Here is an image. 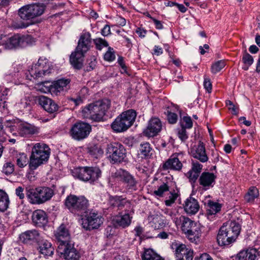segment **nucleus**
Wrapping results in <instances>:
<instances>
[{
    "mask_svg": "<svg viewBox=\"0 0 260 260\" xmlns=\"http://www.w3.org/2000/svg\"><path fill=\"white\" fill-rule=\"evenodd\" d=\"M88 153L93 157L98 158L102 156L104 151L101 147L98 145L90 146L88 148Z\"/></svg>",
    "mask_w": 260,
    "mask_h": 260,
    "instance_id": "nucleus-44",
    "label": "nucleus"
},
{
    "mask_svg": "<svg viewBox=\"0 0 260 260\" xmlns=\"http://www.w3.org/2000/svg\"><path fill=\"white\" fill-rule=\"evenodd\" d=\"M181 127L185 128H191L192 127V121L191 118L189 116H184L181 122Z\"/></svg>",
    "mask_w": 260,
    "mask_h": 260,
    "instance_id": "nucleus-57",
    "label": "nucleus"
},
{
    "mask_svg": "<svg viewBox=\"0 0 260 260\" xmlns=\"http://www.w3.org/2000/svg\"><path fill=\"white\" fill-rule=\"evenodd\" d=\"M16 164L20 168H23L28 164V158L25 153H19L16 156Z\"/></svg>",
    "mask_w": 260,
    "mask_h": 260,
    "instance_id": "nucleus-49",
    "label": "nucleus"
},
{
    "mask_svg": "<svg viewBox=\"0 0 260 260\" xmlns=\"http://www.w3.org/2000/svg\"><path fill=\"white\" fill-rule=\"evenodd\" d=\"M57 251L65 260H79L81 257L80 252L73 242L58 246Z\"/></svg>",
    "mask_w": 260,
    "mask_h": 260,
    "instance_id": "nucleus-13",
    "label": "nucleus"
},
{
    "mask_svg": "<svg viewBox=\"0 0 260 260\" xmlns=\"http://www.w3.org/2000/svg\"><path fill=\"white\" fill-rule=\"evenodd\" d=\"M226 105L229 106V109L232 111V114L237 115L238 113V108H237L231 101H226Z\"/></svg>",
    "mask_w": 260,
    "mask_h": 260,
    "instance_id": "nucleus-60",
    "label": "nucleus"
},
{
    "mask_svg": "<svg viewBox=\"0 0 260 260\" xmlns=\"http://www.w3.org/2000/svg\"><path fill=\"white\" fill-rule=\"evenodd\" d=\"M37 17H20L18 20L14 21L12 25L15 28H23L30 25L39 23L41 20H37Z\"/></svg>",
    "mask_w": 260,
    "mask_h": 260,
    "instance_id": "nucleus-28",
    "label": "nucleus"
},
{
    "mask_svg": "<svg viewBox=\"0 0 260 260\" xmlns=\"http://www.w3.org/2000/svg\"><path fill=\"white\" fill-rule=\"evenodd\" d=\"M94 42L96 45V48L98 50H102L103 47L108 46V42L102 38H97L94 40Z\"/></svg>",
    "mask_w": 260,
    "mask_h": 260,
    "instance_id": "nucleus-54",
    "label": "nucleus"
},
{
    "mask_svg": "<svg viewBox=\"0 0 260 260\" xmlns=\"http://www.w3.org/2000/svg\"><path fill=\"white\" fill-rule=\"evenodd\" d=\"M165 113L167 114V119L170 123L174 124L176 123L178 116L176 113L172 112L169 108L167 109Z\"/></svg>",
    "mask_w": 260,
    "mask_h": 260,
    "instance_id": "nucleus-51",
    "label": "nucleus"
},
{
    "mask_svg": "<svg viewBox=\"0 0 260 260\" xmlns=\"http://www.w3.org/2000/svg\"><path fill=\"white\" fill-rule=\"evenodd\" d=\"M101 173V170L98 167H80L72 171V175L75 178L90 183L97 180L100 177Z\"/></svg>",
    "mask_w": 260,
    "mask_h": 260,
    "instance_id": "nucleus-8",
    "label": "nucleus"
},
{
    "mask_svg": "<svg viewBox=\"0 0 260 260\" xmlns=\"http://www.w3.org/2000/svg\"><path fill=\"white\" fill-rule=\"evenodd\" d=\"M29 105V103L26 98L22 99L20 102L16 104V106L20 110L26 108Z\"/></svg>",
    "mask_w": 260,
    "mask_h": 260,
    "instance_id": "nucleus-58",
    "label": "nucleus"
},
{
    "mask_svg": "<svg viewBox=\"0 0 260 260\" xmlns=\"http://www.w3.org/2000/svg\"><path fill=\"white\" fill-rule=\"evenodd\" d=\"M259 256V252L255 248H249L239 252L236 260H256Z\"/></svg>",
    "mask_w": 260,
    "mask_h": 260,
    "instance_id": "nucleus-27",
    "label": "nucleus"
},
{
    "mask_svg": "<svg viewBox=\"0 0 260 260\" xmlns=\"http://www.w3.org/2000/svg\"><path fill=\"white\" fill-rule=\"evenodd\" d=\"M66 208L72 213L83 216L88 206V200L83 196L70 194L64 201Z\"/></svg>",
    "mask_w": 260,
    "mask_h": 260,
    "instance_id": "nucleus-6",
    "label": "nucleus"
},
{
    "mask_svg": "<svg viewBox=\"0 0 260 260\" xmlns=\"http://www.w3.org/2000/svg\"><path fill=\"white\" fill-rule=\"evenodd\" d=\"M30 5H25L18 10V14L19 16L30 15Z\"/></svg>",
    "mask_w": 260,
    "mask_h": 260,
    "instance_id": "nucleus-55",
    "label": "nucleus"
},
{
    "mask_svg": "<svg viewBox=\"0 0 260 260\" xmlns=\"http://www.w3.org/2000/svg\"><path fill=\"white\" fill-rule=\"evenodd\" d=\"M163 211L165 214L170 216L173 221L174 218H178L179 216H180V215L176 216V215L171 210L168 208H165Z\"/></svg>",
    "mask_w": 260,
    "mask_h": 260,
    "instance_id": "nucleus-63",
    "label": "nucleus"
},
{
    "mask_svg": "<svg viewBox=\"0 0 260 260\" xmlns=\"http://www.w3.org/2000/svg\"><path fill=\"white\" fill-rule=\"evenodd\" d=\"M109 205L113 207H117L118 209L121 210L125 207H129L130 203L123 198L121 196H111L109 199Z\"/></svg>",
    "mask_w": 260,
    "mask_h": 260,
    "instance_id": "nucleus-33",
    "label": "nucleus"
},
{
    "mask_svg": "<svg viewBox=\"0 0 260 260\" xmlns=\"http://www.w3.org/2000/svg\"><path fill=\"white\" fill-rule=\"evenodd\" d=\"M9 199L8 194L4 190L0 189V211H5L8 208Z\"/></svg>",
    "mask_w": 260,
    "mask_h": 260,
    "instance_id": "nucleus-40",
    "label": "nucleus"
},
{
    "mask_svg": "<svg viewBox=\"0 0 260 260\" xmlns=\"http://www.w3.org/2000/svg\"><path fill=\"white\" fill-rule=\"evenodd\" d=\"M152 148L150 144L148 143H142L139 148V154L142 158H148L151 156Z\"/></svg>",
    "mask_w": 260,
    "mask_h": 260,
    "instance_id": "nucleus-39",
    "label": "nucleus"
},
{
    "mask_svg": "<svg viewBox=\"0 0 260 260\" xmlns=\"http://www.w3.org/2000/svg\"><path fill=\"white\" fill-rule=\"evenodd\" d=\"M259 196L258 189L254 186L250 187L247 192L244 196V200L249 203H252L254 202L255 199L258 198Z\"/></svg>",
    "mask_w": 260,
    "mask_h": 260,
    "instance_id": "nucleus-37",
    "label": "nucleus"
},
{
    "mask_svg": "<svg viewBox=\"0 0 260 260\" xmlns=\"http://www.w3.org/2000/svg\"><path fill=\"white\" fill-rule=\"evenodd\" d=\"M91 47L90 34L89 32L82 34L80 37L75 51L70 55V63L75 69L80 70L82 68L85 55Z\"/></svg>",
    "mask_w": 260,
    "mask_h": 260,
    "instance_id": "nucleus-1",
    "label": "nucleus"
},
{
    "mask_svg": "<svg viewBox=\"0 0 260 260\" xmlns=\"http://www.w3.org/2000/svg\"><path fill=\"white\" fill-rule=\"evenodd\" d=\"M241 231V225L235 221H228L220 228L217 241L220 246H229L236 241Z\"/></svg>",
    "mask_w": 260,
    "mask_h": 260,
    "instance_id": "nucleus-2",
    "label": "nucleus"
},
{
    "mask_svg": "<svg viewBox=\"0 0 260 260\" xmlns=\"http://www.w3.org/2000/svg\"><path fill=\"white\" fill-rule=\"evenodd\" d=\"M204 87L208 93H211L212 89V85L210 79L209 78L204 77Z\"/></svg>",
    "mask_w": 260,
    "mask_h": 260,
    "instance_id": "nucleus-59",
    "label": "nucleus"
},
{
    "mask_svg": "<svg viewBox=\"0 0 260 260\" xmlns=\"http://www.w3.org/2000/svg\"><path fill=\"white\" fill-rule=\"evenodd\" d=\"M115 58V52L113 48L109 47L108 51L105 53L104 55V59L108 61H112Z\"/></svg>",
    "mask_w": 260,
    "mask_h": 260,
    "instance_id": "nucleus-53",
    "label": "nucleus"
},
{
    "mask_svg": "<svg viewBox=\"0 0 260 260\" xmlns=\"http://www.w3.org/2000/svg\"><path fill=\"white\" fill-rule=\"evenodd\" d=\"M38 250L44 256H52L54 251V248L48 240L41 237L38 241Z\"/></svg>",
    "mask_w": 260,
    "mask_h": 260,
    "instance_id": "nucleus-26",
    "label": "nucleus"
},
{
    "mask_svg": "<svg viewBox=\"0 0 260 260\" xmlns=\"http://www.w3.org/2000/svg\"><path fill=\"white\" fill-rule=\"evenodd\" d=\"M195 260H213V259L208 253H204L199 258H196Z\"/></svg>",
    "mask_w": 260,
    "mask_h": 260,
    "instance_id": "nucleus-64",
    "label": "nucleus"
},
{
    "mask_svg": "<svg viewBox=\"0 0 260 260\" xmlns=\"http://www.w3.org/2000/svg\"><path fill=\"white\" fill-rule=\"evenodd\" d=\"M142 260H164L152 249H146L142 255Z\"/></svg>",
    "mask_w": 260,
    "mask_h": 260,
    "instance_id": "nucleus-41",
    "label": "nucleus"
},
{
    "mask_svg": "<svg viewBox=\"0 0 260 260\" xmlns=\"http://www.w3.org/2000/svg\"><path fill=\"white\" fill-rule=\"evenodd\" d=\"M32 219L34 223L40 227L44 226L48 222L47 214L42 210L35 211L32 213Z\"/></svg>",
    "mask_w": 260,
    "mask_h": 260,
    "instance_id": "nucleus-31",
    "label": "nucleus"
},
{
    "mask_svg": "<svg viewBox=\"0 0 260 260\" xmlns=\"http://www.w3.org/2000/svg\"><path fill=\"white\" fill-rule=\"evenodd\" d=\"M53 82L49 81H45L41 82L36 84V88L44 93H50L52 94V88Z\"/></svg>",
    "mask_w": 260,
    "mask_h": 260,
    "instance_id": "nucleus-38",
    "label": "nucleus"
},
{
    "mask_svg": "<svg viewBox=\"0 0 260 260\" xmlns=\"http://www.w3.org/2000/svg\"><path fill=\"white\" fill-rule=\"evenodd\" d=\"M169 4L171 7H175L181 12L183 13L186 11V8L183 4H179L175 2H169Z\"/></svg>",
    "mask_w": 260,
    "mask_h": 260,
    "instance_id": "nucleus-61",
    "label": "nucleus"
},
{
    "mask_svg": "<svg viewBox=\"0 0 260 260\" xmlns=\"http://www.w3.org/2000/svg\"><path fill=\"white\" fill-rule=\"evenodd\" d=\"M26 196L28 202L32 204H40L38 187L28 185L25 187Z\"/></svg>",
    "mask_w": 260,
    "mask_h": 260,
    "instance_id": "nucleus-30",
    "label": "nucleus"
},
{
    "mask_svg": "<svg viewBox=\"0 0 260 260\" xmlns=\"http://www.w3.org/2000/svg\"><path fill=\"white\" fill-rule=\"evenodd\" d=\"M24 188L21 186L17 187L15 189V194L19 198L22 200L24 198L25 195L23 193Z\"/></svg>",
    "mask_w": 260,
    "mask_h": 260,
    "instance_id": "nucleus-62",
    "label": "nucleus"
},
{
    "mask_svg": "<svg viewBox=\"0 0 260 260\" xmlns=\"http://www.w3.org/2000/svg\"><path fill=\"white\" fill-rule=\"evenodd\" d=\"M182 154L181 153H175L163 164L162 169L164 170H173L175 171H180L182 168Z\"/></svg>",
    "mask_w": 260,
    "mask_h": 260,
    "instance_id": "nucleus-19",
    "label": "nucleus"
},
{
    "mask_svg": "<svg viewBox=\"0 0 260 260\" xmlns=\"http://www.w3.org/2000/svg\"><path fill=\"white\" fill-rule=\"evenodd\" d=\"M71 80L69 79H60L53 82L52 95H58L61 92L67 91L70 88Z\"/></svg>",
    "mask_w": 260,
    "mask_h": 260,
    "instance_id": "nucleus-24",
    "label": "nucleus"
},
{
    "mask_svg": "<svg viewBox=\"0 0 260 260\" xmlns=\"http://www.w3.org/2000/svg\"><path fill=\"white\" fill-rule=\"evenodd\" d=\"M85 217L82 220V225L86 230L98 229L103 223L104 218L98 211L91 210Z\"/></svg>",
    "mask_w": 260,
    "mask_h": 260,
    "instance_id": "nucleus-12",
    "label": "nucleus"
},
{
    "mask_svg": "<svg viewBox=\"0 0 260 260\" xmlns=\"http://www.w3.org/2000/svg\"><path fill=\"white\" fill-rule=\"evenodd\" d=\"M162 128V123L158 118L153 117L149 121L147 128L144 131L145 136L153 137L157 135Z\"/></svg>",
    "mask_w": 260,
    "mask_h": 260,
    "instance_id": "nucleus-18",
    "label": "nucleus"
},
{
    "mask_svg": "<svg viewBox=\"0 0 260 260\" xmlns=\"http://www.w3.org/2000/svg\"><path fill=\"white\" fill-rule=\"evenodd\" d=\"M30 15L28 16H40L42 15L45 11L44 5H37L35 4L30 5Z\"/></svg>",
    "mask_w": 260,
    "mask_h": 260,
    "instance_id": "nucleus-45",
    "label": "nucleus"
},
{
    "mask_svg": "<svg viewBox=\"0 0 260 260\" xmlns=\"http://www.w3.org/2000/svg\"><path fill=\"white\" fill-rule=\"evenodd\" d=\"M190 153L192 157L198 159L202 162H205L208 160L205 145L201 141L199 142L198 145L194 146L191 148Z\"/></svg>",
    "mask_w": 260,
    "mask_h": 260,
    "instance_id": "nucleus-22",
    "label": "nucleus"
},
{
    "mask_svg": "<svg viewBox=\"0 0 260 260\" xmlns=\"http://www.w3.org/2000/svg\"><path fill=\"white\" fill-rule=\"evenodd\" d=\"M39 103L46 111L49 113H54L58 109L57 104L52 99L45 96H39Z\"/></svg>",
    "mask_w": 260,
    "mask_h": 260,
    "instance_id": "nucleus-25",
    "label": "nucleus"
},
{
    "mask_svg": "<svg viewBox=\"0 0 260 260\" xmlns=\"http://www.w3.org/2000/svg\"><path fill=\"white\" fill-rule=\"evenodd\" d=\"M49 68L47 59L46 58L40 57L38 62L32 67L29 73L34 78H37L49 74Z\"/></svg>",
    "mask_w": 260,
    "mask_h": 260,
    "instance_id": "nucleus-16",
    "label": "nucleus"
},
{
    "mask_svg": "<svg viewBox=\"0 0 260 260\" xmlns=\"http://www.w3.org/2000/svg\"><path fill=\"white\" fill-rule=\"evenodd\" d=\"M216 178L214 173L204 172L199 177L198 181L203 190H207L213 187Z\"/></svg>",
    "mask_w": 260,
    "mask_h": 260,
    "instance_id": "nucleus-20",
    "label": "nucleus"
},
{
    "mask_svg": "<svg viewBox=\"0 0 260 260\" xmlns=\"http://www.w3.org/2000/svg\"><path fill=\"white\" fill-rule=\"evenodd\" d=\"M112 177L121 181L125 185L127 191L132 192L138 189V181L128 171L121 169L117 170Z\"/></svg>",
    "mask_w": 260,
    "mask_h": 260,
    "instance_id": "nucleus-10",
    "label": "nucleus"
},
{
    "mask_svg": "<svg viewBox=\"0 0 260 260\" xmlns=\"http://www.w3.org/2000/svg\"><path fill=\"white\" fill-rule=\"evenodd\" d=\"M38 232L36 230L27 231L22 233L20 236V240L24 243H29L32 242H36L41 238Z\"/></svg>",
    "mask_w": 260,
    "mask_h": 260,
    "instance_id": "nucleus-29",
    "label": "nucleus"
},
{
    "mask_svg": "<svg viewBox=\"0 0 260 260\" xmlns=\"http://www.w3.org/2000/svg\"><path fill=\"white\" fill-rule=\"evenodd\" d=\"M243 62L244 63V66L243 67V69L246 71L248 69L249 67L253 63V58L252 56L248 53L245 51L243 54L242 57Z\"/></svg>",
    "mask_w": 260,
    "mask_h": 260,
    "instance_id": "nucleus-46",
    "label": "nucleus"
},
{
    "mask_svg": "<svg viewBox=\"0 0 260 260\" xmlns=\"http://www.w3.org/2000/svg\"><path fill=\"white\" fill-rule=\"evenodd\" d=\"M177 136L182 142H185L188 138L187 131L184 127L178 129Z\"/></svg>",
    "mask_w": 260,
    "mask_h": 260,
    "instance_id": "nucleus-52",
    "label": "nucleus"
},
{
    "mask_svg": "<svg viewBox=\"0 0 260 260\" xmlns=\"http://www.w3.org/2000/svg\"><path fill=\"white\" fill-rule=\"evenodd\" d=\"M40 204L50 200L54 195V191L48 187H38Z\"/></svg>",
    "mask_w": 260,
    "mask_h": 260,
    "instance_id": "nucleus-34",
    "label": "nucleus"
},
{
    "mask_svg": "<svg viewBox=\"0 0 260 260\" xmlns=\"http://www.w3.org/2000/svg\"><path fill=\"white\" fill-rule=\"evenodd\" d=\"M179 196V191L178 189H174L171 188V190L168 192L166 196V200L165 201V205L167 206H171L173 204L177 198Z\"/></svg>",
    "mask_w": 260,
    "mask_h": 260,
    "instance_id": "nucleus-36",
    "label": "nucleus"
},
{
    "mask_svg": "<svg viewBox=\"0 0 260 260\" xmlns=\"http://www.w3.org/2000/svg\"><path fill=\"white\" fill-rule=\"evenodd\" d=\"M205 204L206 206L207 214L208 218L209 216L216 214L221 210V204L217 202L208 200Z\"/></svg>",
    "mask_w": 260,
    "mask_h": 260,
    "instance_id": "nucleus-35",
    "label": "nucleus"
},
{
    "mask_svg": "<svg viewBox=\"0 0 260 260\" xmlns=\"http://www.w3.org/2000/svg\"><path fill=\"white\" fill-rule=\"evenodd\" d=\"M35 42L33 38L29 35L15 34L10 37L5 44H3L6 49L23 48L32 44Z\"/></svg>",
    "mask_w": 260,
    "mask_h": 260,
    "instance_id": "nucleus-11",
    "label": "nucleus"
},
{
    "mask_svg": "<svg viewBox=\"0 0 260 260\" xmlns=\"http://www.w3.org/2000/svg\"><path fill=\"white\" fill-rule=\"evenodd\" d=\"M174 222L177 226H181L191 242L197 244L200 242L201 231L200 225L196 222L182 215L174 218Z\"/></svg>",
    "mask_w": 260,
    "mask_h": 260,
    "instance_id": "nucleus-4",
    "label": "nucleus"
},
{
    "mask_svg": "<svg viewBox=\"0 0 260 260\" xmlns=\"http://www.w3.org/2000/svg\"><path fill=\"white\" fill-rule=\"evenodd\" d=\"M137 113L134 110L124 111L115 119L111 124V127L117 133L124 132L133 125Z\"/></svg>",
    "mask_w": 260,
    "mask_h": 260,
    "instance_id": "nucleus-7",
    "label": "nucleus"
},
{
    "mask_svg": "<svg viewBox=\"0 0 260 260\" xmlns=\"http://www.w3.org/2000/svg\"><path fill=\"white\" fill-rule=\"evenodd\" d=\"M50 154V149L47 145L43 143L35 144L32 148L29 158V169L31 170H35L46 163L49 158Z\"/></svg>",
    "mask_w": 260,
    "mask_h": 260,
    "instance_id": "nucleus-5",
    "label": "nucleus"
},
{
    "mask_svg": "<svg viewBox=\"0 0 260 260\" xmlns=\"http://www.w3.org/2000/svg\"><path fill=\"white\" fill-rule=\"evenodd\" d=\"M15 170V166L14 164L10 161H6L3 166L2 171L6 175L12 174Z\"/></svg>",
    "mask_w": 260,
    "mask_h": 260,
    "instance_id": "nucleus-47",
    "label": "nucleus"
},
{
    "mask_svg": "<svg viewBox=\"0 0 260 260\" xmlns=\"http://www.w3.org/2000/svg\"><path fill=\"white\" fill-rule=\"evenodd\" d=\"M110 105L111 101L108 99H104L90 104L82 110L83 116L95 121H102Z\"/></svg>",
    "mask_w": 260,
    "mask_h": 260,
    "instance_id": "nucleus-3",
    "label": "nucleus"
},
{
    "mask_svg": "<svg viewBox=\"0 0 260 260\" xmlns=\"http://www.w3.org/2000/svg\"><path fill=\"white\" fill-rule=\"evenodd\" d=\"M171 190L168 183H162L158 186L157 189L155 190L153 194L158 197H164L167 194L168 192Z\"/></svg>",
    "mask_w": 260,
    "mask_h": 260,
    "instance_id": "nucleus-42",
    "label": "nucleus"
},
{
    "mask_svg": "<svg viewBox=\"0 0 260 260\" xmlns=\"http://www.w3.org/2000/svg\"><path fill=\"white\" fill-rule=\"evenodd\" d=\"M35 133L34 127L30 124L21 125L19 128L18 134L20 136L25 137L28 135Z\"/></svg>",
    "mask_w": 260,
    "mask_h": 260,
    "instance_id": "nucleus-43",
    "label": "nucleus"
},
{
    "mask_svg": "<svg viewBox=\"0 0 260 260\" xmlns=\"http://www.w3.org/2000/svg\"><path fill=\"white\" fill-rule=\"evenodd\" d=\"M225 66V62L224 60L217 61L212 64L211 68V72L215 74L220 71Z\"/></svg>",
    "mask_w": 260,
    "mask_h": 260,
    "instance_id": "nucleus-50",
    "label": "nucleus"
},
{
    "mask_svg": "<svg viewBox=\"0 0 260 260\" xmlns=\"http://www.w3.org/2000/svg\"><path fill=\"white\" fill-rule=\"evenodd\" d=\"M203 165L197 161L192 160L191 168L185 175L191 183H195L203 170Z\"/></svg>",
    "mask_w": 260,
    "mask_h": 260,
    "instance_id": "nucleus-23",
    "label": "nucleus"
},
{
    "mask_svg": "<svg viewBox=\"0 0 260 260\" xmlns=\"http://www.w3.org/2000/svg\"><path fill=\"white\" fill-rule=\"evenodd\" d=\"M87 63L85 67L84 70L86 72H90L93 70L96 66V58L94 56H90L87 59Z\"/></svg>",
    "mask_w": 260,
    "mask_h": 260,
    "instance_id": "nucleus-48",
    "label": "nucleus"
},
{
    "mask_svg": "<svg viewBox=\"0 0 260 260\" xmlns=\"http://www.w3.org/2000/svg\"><path fill=\"white\" fill-rule=\"evenodd\" d=\"M175 247V254L176 260H192L193 251L187 248L183 244H173L172 247Z\"/></svg>",
    "mask_w": 260,
    "mask_h": 260,
    "instance_id": "nucleus-17",
    "label": "nucleus"
},
{
    "mask_svg": "<svg viewBox=\"0 0 260 260\" xmlns=\"http://www.w3.org/2000/svg\"><path fill=\"white\" fill-rule=\"evenodd\" d=\"M166 221L161 218H156L153 219V226L155 229H161L165 226Z\"/></svg>",
    "mask_w": 260,
    "mask_h": 260,
    "instance_id": "nucleus-56",
    "label": "nucleus"
},
{
    "mask_svg": "<svg viewBox=\"0 0 260 260\" xmlns=\"http://www.w3.org/2000/svg\"><path fill=\"white\" fill-rule=\"evenodd\" d=\"M54 236L58 246L72 242L70 240L71 236L69 231L63 224H61L55 231Z\"/></svg>",
    "mask_w": 260,
    "mask_h": 260,
    "instance_id": "nucleus-21",
    "label": "nucleus"
},
{
    "mask_svg": "<svg viewBox=\"0 0 260 260\" xmlns=\"http://www.w3.org/2000/svg\"><path fill=\"white\" fill-rule=\"evenodd\" d=\"M91 130V126L85 122H80L75 123L70 130L72 138L80 141L86 138Z\"/></svg>",
    "mask_w": 260,
    "mask_h": 260,
    "instance_id": "nucleus-14",
    "label": "nucleus"
},
{
    "mask_svg": "<svg viewBox=\"0 0 260 260\" xmlns=\"http://www.w3.org/2000/svg\"><path fill=\"white\" fill-rule=\"evenodd\" d=\"M200 208L198 202L195 199L190 197L187 199L184 205L185 211L188 214L193 215L198 212Z\"/></svg>",
    "mask_w": 260,
    "mask_h": 260,
    "instance_id": "nucleus-32",
    "label": "nucleus"
},
{
    "mask_svg": "<svg viewBox=\"0 0 260 260\" xmlns=\"http://www.w3.org/2000/svg\"><path fill=\"white\" fill-rule=\"evenodd\" d=\"M134 211L125 210L124 213H119L114 216L112 220L113 225L116 228L125 229L129 226L132 222Z\"/></svg>",
    "mask_w": 260,
    "mask_h": 260,
    "instance_id": "nucleus-15",
    "label": "nucleus"
},
{
    "mask_svg": "<svg viewBox=\"0 0 260 260\" xmlns=\"http://www.w3.org/2000/svg\"><path fill=\"white\" fill-rule=\"evenodd\" d=\"M126 154L124 147L120 143L113 142L107 146L106 154L112 164L123 161L126 157Z\"/></svg>",
    "mask_w": 260,
    "mask_h": 260,
    "instance_id": "nucleus-9",
    "label": "nucleus"
}]
</instances>
